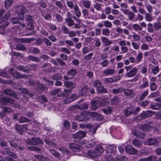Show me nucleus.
<instances>
[{
  "instance_id": "bf43d9fd",
  "label": "nucleus",
  "mask_w": 161,
  "mask_h": 161,
  "mask_svg": "<svg viewBox=\"0 0 161 161\" xmlns=\"http://www.w3.org/2000/svg\"><path fill=\"white\" fill-rule=\"evenodd\" d=\"M112 51H114L115 52H118L119 51V48L118 46H114L110 50Z\"/></svg>"
},
{
  "instance_id": "6e6552de",
  "label": "nucleus",
  "mask_w": 161,
  "mask_h": 161,
  "mask_svg": "<svg viewBox=\"0 0 161 161\" xmlns=\"http://www.w3.org/2000/svg\"><path fill=\"white\" fill-rule=\"evenodd\" d=\"M14 103V100L11 98L4 97L3 96H0V103L2 104H8Z\"/></svg>"
},
{
  "instance_id": "de8ad7c7",
  "label": "nucleus",
  "mask_w": 161,
  "mask_h": 161,
  "mask_svg": "<svg viewBox=\"0 0 161 161\" xmlns=\"http://www.w3.org/2000/svg\"><path fill=\"white\" fill-rule=\"evenodd\" d=\"M159 94V92H153L150 94V95L149 96V97L151 98L155 97L158 96Z\"/></svg>"
},
{
  "instance_id": "4c0bfd02",
  "label": "nucleus",
  "mask_w": 161,
  "mask_h": 161,
  "mask_svg": "<svg viewBox=\"0 0 161 161\" xmlns=\"http://www.w3.org/2000/svg\"><path fill=\"white\" fill-rule=\"evenodd\" d=\"M132 27L136 31H140L142 30V27L137 24H134L132 26Z\"/></svg>"
},
{
  "instance_id": "dca6fc26",
  "label": "nucleus",
  "mask_w": 161,
  "mask_h": 161,
  "mask_svg": "<svg viewBox=\"0 0 161 161\" xmlns=\"http://www.w3.org/2000/svg\"><path fill=\"white\" fill-rule=\"evenodd\" d=\"M137 72V69L136 68H134L129 72L125 74V76L128 77H132L134 76Z\"/></svg>"
},
{
  "instance_id": "4be33fe9",
  "label": "nucleus",
  "mask_w": 161,
  "mask_h": 161,
  "mask_svg": "<svg viewBox=\"0 0 161 161\" xmlns=\"http://www.w3.org/2000/svg\"><path fill=\"white\" fill-rule=\"evenodd\" d=\"M115 70L113 69H108L105 70L103 73L106 75H112L114 74Z\"/></svg>"
},
{
  "instance_id": "b1692460",
  "label": "nucleus",
  "mask_w": 161,
  "mask_h": 161,
  "mask_svg": "<svg viewBox=\"0 0 161 161\" xmlns=\"http://www.w3.org/2000/svg\"><path fill=\"white\" fill-rule=\"evenodd\" d=\"M59 150L61 151L64 155H66L69 156L70 154V153L68 150L64 147L60 148L59 149Z\"/></svg>"
},
{
  "instance_id": "79ce46f5",
  "label": "nucleus",
  "mask_w": 161,
  "mask_h": 161,
  "mask_svg": "<svg viewBox=\"0 0 161 161\" xmlns=\"http://www.w3.org/2000/svg\"><path fill=\"white\" fill-rule=\"evenodd\" d=\"M142 58V54L141 53H139L136 58V62L138 63L140 61Z\"/></svg>"
},
{
  "instance_id": "864d4df0",
  "label": "nucleus",
  "mask_w": 161,
  "mask_h": 161,
  "mask_svg": "<svg viewBox=\"0 0 161 161\" xmlns=\"http://www.w3.org/2000/svg\"><path fill=\"white\" fill-rule=\"evenodd\" d=\"M153 26L156 29L159 30L161 28V23H155L154 24Z\"/></svg>"
},
{
  "instance_id": "f257e3e1",
  "label": "nucleus",
  "mask_w": 161,
  "mask_h": 161,
  "mask_svg": "<svg viewBox=\"0 0 161 161\" xmlns=\"http://www.w3.org/2000/svg\"><path fill=\"white\" fill-rule=\"evenodd\" d=\"M26 11L27 10L25 7L22 6L19 7V10H17V14L19 15V17L12 19L11 22L14 24L20 23V22L19 20H22L24 19V14Z\"/></svg>"
},
{
  "instance_id": "9b49d317",
  "label": "nucleus",
  "mask_w": 161,
  "mask_h": 161,
  "mask_svg": "<svg viewBox=\"0 0 161 161\" xmlns=\"http://www.w3.org/2000/svg\"><path fill=\"white\" fill-rule=\"evenodd\" d=\"M125 150L126 152L131 154H135L137 153L136 149H135L131 146L129 145L125 146Z\"/></svg>"
},
{
  "instance_id": "e2e57ef3",
  "label": "nucleus",
  "mask_w": 161,
  "mask_h": 161,
  "mask_svg": "<svg viewBox=\"0 0 161 161\" xmlns=\"http://www.w3.org/2000/svg\"><path fill=\"white\" fill-rule=\"evenodd\" d=\"M77 73L76 71L74 69H71L68 72V75H75Z\"/></svg>"
},
{
  "instance_id": "f03ea898",
  "label": "nucleus",
  "mask_w": 161,
  "mask_h": 161,
  "mask_svg": "<svg viewBox=\"0 0 161 161\" xmlns=\"http://www.w3.org/2000/svg\"><path fill=\"white\" fill-rule=\"evenodd\" d=\"M103 152V149L101 146L99 145L94 149V152H91V151H88L86 157H88L90 158H94L96 156L99 155L101 153Z\"/></svg>"
},
{
  "instance_id": "aec40b11",
  "label": "nucleus",
  "mask_w": 161,
  "mask_h": 161,
  "mask_svg": "<svg viewBox=\"0 0 161 161\" xmlns=\"http://www.w3.org/2000/svg\"><path fill=\"white\" fill-rule=\"evenodd\" d=\"M87 91V86L86 85H85L80 91L79 92L80 96H82L86 94Z\"/></svg>"
},
{
  "instance_id": "0eeeda50",
  "label": "nucleus",
  "mask_w": 161,
  "mask_h": 161,
  "mask_svg": "<svg viewBox=\"0 0 161 161\" xmlns=\"http://www.w3.org/2000/svg\"><path fill=\"white\" fill-rule=\"evenodd\" d=\"M28 145H37L42 144V142L40 138L36 137H33L30 139L26 141Z\"/></svg>"
},
{
  "instance_id": "39448f33",
  "label": "nucleus",
  "mask_w": 161,
  "mask_h": 161,
  "mask_svg": "<svg viewBox=\"0 0 161 161\" xmlns=\"http://www.w3.org/2000/svg\"><path fill=\"white\" fill-rule=\"evenodd\" d=\"M86 111H84L81 113L78 114L75 116L76 119L79 121H87L90 120V118L87 117L86 114L84 113Z\"/></svg>"
},
{
  "instance_id": "c756f323",
  "label": "nucleus",
  "mask_w": 161,
  "mask_h": 161,
  "mask_svg": "<svg viewBox=\"0 0 161 161\" xmlns=\"http://www.w3.org/2000/svg\"><path fill=\"white\" fill-rule=\"evenodd\" d=\"M4 92L6 94L12 96L14 97H15L16 96L14 92L10 90L6 89L5 90Z\"/></svg>"
},
{
  "instance_id": "473e14b6",
  "label": "nucleus",
  "mask_w": 161,
  "mask_h": 161,
  "mask_svg": "<svg viewBox=\"0 0 161 161\" xmlns=\"http://www.w3.org/2000/svg\"><path fill=\"white\" fill-rule=\"evenodd\" d=\"M133 144L136 147H139L142 145V143L137 140H134L133 141Z\"/></svg>"
},
{
  "instance_id": "4d7b16f0",
  "label": "nucleus",
  "mask_w": 161,
  "mask_h": 161,
  "mask_svg": "<svg viewBox=\"0 0 161 161\" xmlns=\"http://www.w3.org/2000/svg\"><path fill=\"white\" fill-rule=\"evenodd\" d=\"M102 33L104 35L108 36L110 33V31L108 29H103L102 31Z\"/></svg>"
},
{
  "instance_id": "f8f14e48",
  "label": "nucleus",
  "mask_w": 161,
  "mask_h": 161,
  "mask_svg": "<svg viewBox=\"0 0 161 161\" xmlns=\"http://www.w3.org/2000/svg\"><path fill=\"white\" fill-rule=\"evenodd\" d=\"M77 98V97L75 94H74L72 95H68L64 99V101L66 103H69L71 102L74 101Z\"/></svg>"
},
{
  "instance_id": "6ab92c4d",
  "label": "nucleus",
  "mask_w": 161,
  "mask_h": 161,
  "mask_svg": "<svg viewBox=\"0 0 161 161\" xmlns=\"http://www.w3.org/2000/svg\"><path fill=\"white\" fill-rule=\"evenodd\" d=\"M4 151H6L7 153L9 156L13 157L14 158H17V156L14 153L12 152L8 148H4Z\"/></svg>"
},
{
  "instance_id": "20e7f679",
  "label": "nucleus",
  "mask_w": 161,
  "mask_h": 161,
  "mask_svg": "<svg viewBox=\"0 0 161 161\" xmlns=\"http://www.w3.org/2000/svg\"><path fill=\"white\" fill-rule=\"evenodd\" d=\"M10 16V14L9 12L7 13L5 15L4 17V21H3L0 20V23H3L2 25L0 26V33L3 34L4 32V28L6 27L9 24L7 21H5L7 20Z\"/></svg>"
},
{
  "instance_id": "9d476101",
  "label": "nucleus",
  "mask_w": 161,
  "mask_h": 161,
  "mask_svg": "<svg viewBox=\"0 0 161 161\" xmlns=\"http://www.w3.org/2000/svg\"><path fill=\"white\" fill-rule=\"evenodd\" d=\"M69 148L73 152L77 153L79 152L80 150V147L75 143H71L69 144ZM75 155H79L77 153L75 154Z\"/></svg>"
},
{
  "instance_id": "2eb2a0df",
  "label": "nucleus",
  "mask_w": 161,
  "mask_h": 161,
  "mask_svg": "<svg viewBox=\"0 0 161 161\" xmlns=\"http://www.w3.org/2000/svg\"><path fill=\"white\" fill-rule=\"evenodd\" d=\"M10 74L14 77L17 78H20L23 77V76L21 74L18 73L13 69H11L9 71Z\"/></svg>"
},
{
  "instance_id": "69168bd1",
  "label": "nucleus",
  "mask_w": 161,
  "mask_h": 161,
  "mask_svg": "<svg viewBox=\"0 0 161 161\" xmlns=\"http://www.w3.org/2000/svg\"><path fill=\"white\" fill-rule=\"evenodd\" d=\"M104 24L105 27H110L112 25L111 23L108 21H105L104 22Z\"/></svg>"
},
{
  "instance_id": "09e8293b",
  "label": "nucleus",
  "mask_w": 161,
  "mask_h": 161,
  "mask_svg": "<svg viewBox=\"0 0 161 161\" xmlns=\"http://www.w3.org/2000/svg\"><path fill=\"white\" fill-rule=\"evenodd\" d=\"M112 111V108L108 107L107 109H103V111L104 113L106 114H109Z\"/></svg>"
},
{
  "instance_id": "a18cd8bd",
  "label": "nucleus",
  "mask_w": 161,
  "mask_h": 161,
  "mask_svg": "<svg viewBox=\"0 0 161 161\" xmlns=\"http://www.w3.org/2000/svg\"><path fill=\"white\" fill-rule=\"evenodd\" d=\"M94 85L95 87L97 88H97H99L101 86V83L99 81L96 80L94 82Z\"/></svg>"
},
{
  "instance_id": "72a5a7b5",
  "label": "nucleus",
  "mask_w": 161,
  "mask_h": 161,
  "mask_svg": "<svg viewBox=\"0 0 161 161\" xmlns=\"http://www.w3.org/2000/svg\"><path fill=\"white\" fill-rule=\"evenodd\" d=\"M92 126L93 125L90 124H80V127L82 129H84L86 128H92Z\"/></svg>"
},
{
  "instance_id": "5fc2aeb1",
  "label": "nucleus",
  "mask_w": 161,
  "mask_h": 161,
  "mask_svg": "<svg viewBox=\"0 0 161 161\" xmlns=\"http://www.w3.org/2000/svg\"><path fill=\"white\" fill-rule=\"evenodd\" d=\"M148 31L150 32H152L153 31V25L151 23H149L147 25Z\"/></svg>"
},
{
  "instance_id": "ddd939ff",
  "label": "nucleus",
  "mask_w": 161,
  "mask_h": 161,
  "mask_svg": "<svg viewBox=\"0 0 161 161\" xmlns=\"http://www.w3.org/2000/svg\"><path fill=\"white\" fill-rule=\"evenodd\" d=\"M103 104L97 101H94L91 102V108L92 110H95Z\"/></svg>"
},
{
  "instance_id": "cd10ccee",
  "label": "nucleus",
  "mask_w": 161,
  "mask_h": 161,
  "mask_svg": "<svg viewBox=\"0 0 161 161\" xmlns=\"http://www.w3.org/2000/svg\"><path fill=\"white\" fill-rule=\"evenodd\" d=\"M155 157H150L147 158L140 159L139 161H155Z\"/></svg>"
},
{
  "instance_id": "7c9ffc66",
  "label": "nucleus",
  "mask_w": 161,
  "mask_h": 161,
  "mask_svg": "<svg viewBox=\"0 0 161 161\" xmlns=\"http://www.w3.org/2000/svg\"><path fill=\"white\" fill-rule=\"evenodd\" d=\"M81 4L86 8H89L91 6L90 2L89 1H83L81 2Z\"/></svg>"
},
{
  "instance_id": "ea45409f",
  "label": "nucleus",
  "mask_w": 161,
  "mask_h": 161,
  "mask_svg": "<svg viewBox=\"0 0 161 161\" xmlns=\"http://www.w3.org/2000/svg\"><path fill=\"white\" fill-rule=\"evenodd\" d=\"M45 141L46 142V143L49 145L50 147H55L56 146V144L54 143L48 141V140H45Z\"/></svg>"
},
{
  "instance_id": "052dcab7",
  "label": "nucleus",
  "mask_w": 161,
  "mask_h": 161,
  "mask_svg": "<svg viewBox=\"0 0 161 161\" xmlns=\"http://www.w3.org/2000/svg\"><path fill=\"white\" fill-rule=\"evenodd\" d=\"M105 82L106 83L114 82L115 81V80L112 78H107L105 79Z\"/></svg>"
},
{
  "instance_id": "f3484780",
  "label": "nucleus",
  "mask_w": 161,
  "mask_h": 161,
  "mask_svg": "<svg viewBox=\"0 0 161 161\" xmlns=\"http://www.w3.org/2000/svg\"><path fill=\"white\" fill-rule=\"evenodd\" d=\"M29 18L30 20H29V23L27 25V28L30 30H32L34 29V26L33 25L32 23L33 21L31 16H27L26 18Z\"/></svg>"
},
{
  "instance_id": "a19ab883",
  "label": "nucleus",
  "mask_w": 161,
  "mask_h": 161,
  "mask_svg": "<svg viewBox=\"0 0 161 161\" xmlns=\"http://www.w3.org/2000/svg\"><path fill=\"white\" fill-rule=\"evenodd\" d=\"M148 94V92L147 91L144 92L140 97L139 99L141 101L143 100Z\"/></svg>"
},
{
  "instance_id": "423d86ee",
  "label": "nucleus",
  "mask_w": 161,
  "mask_h": 161,
  "mask_svg": "<svg viewBox=\"0 0 161 161\" xmlns=\"http://www.w3.org/2000/svg\"><path fill=\"white\" fill-rule=\"evenodd\" d=\"M86 114L87 116H89L93 119L96 120H101L103 119V116L95 112H85L84 113Z\"/></svg>"
},
{
  "instance_id": "2f4dec72",
  "label": "nucleus",
  "mask_w": 161,
  "mask_h": 161,
  "mask_svg": "<svg viewBox=\"0 0 161 161\" xmlns=\"http://www.w3.org/2000/svg\"><path fill=\"white\" fill-rule=\"evenodd\" d=\"M142 81L143 84L141 85V87L142 88L146 87L148 86V81L146 78H143Z\"/></svg>"
},
{
  "instance_id": "338daca9",
  "label": "nucleus",
  "mask_w": 161,
  "mask_h": 161,
  "mask_svg": "<svg viewBox=\"0 0 161 161\" xmlns=\"http://www.w3.org/2000/svg\"><path fill=\"white\" fill-rule=\"evenodd\" d=\"M141 48L143 50H147L148 49L149 47L148 45L144 43L141 45Z\"/></svg>"
},
{
  "instance_id": "58836bf2",
  "label": "nucleus",
  "mask_w": 161,
  "mask_h": 161,
  "mask_svg": "<svg viewBox=\"0 0 161 161\" xmlns=\"http://www.w3.org/2000/svg\"><path fill=\"white\" fill-rule=\"evenodd\" d=\"M145 18L146 20L148 21H151L153 19V17L152 16V15L147 13L145 14Z\"/></svg>"
},
{
  "instance_id": "c85d7f7f",
  "label": "nucleus",
  "mask_w": 161,
  "mask_h": 161,
  "mask_svg": "<svg viewBox=\"0 0 161 161\" xmlns=\"http://www.w3.org/2000/svg\"><path fill=\"white\" fill-rule=\"evenodd\" d=\"M64 85L67 87L71 89L73 88L75 86V84L68 81L64 82Z\"/></svg>"
},
{
  "instance_id": "a211bd4d",
  "label": "nucleus",
  "mask_w": 161,
  "mask_h": 161,
  "mask_svg": "<svg viewBox=\"0 0 161 161\" xmlns=\"http://www.w3.org/2000/svg\"><path fill=\"white\" fill-rule=\"evenodd\" d=\"M156 140L150 138L146 140L144 142L145 144L148 145L155 144L156 143Z\"/></svg>"
},
{
  "instance_id": "e433bc0d",
  "label": "nucleus",
  "mask_w": 161,
  "mask_h": 161,
  "mask_svg": "<svg viewBox=\"0 0 161 161\" xmlns=\"http://www.w3.org/2000/svg\"><path fill=\"white\" fill-rule=\"evenodd\" d=\"M97 92L98 93H106L107 90L103 86H101L99 88H97Z\"/></svg>"
},
{
  "instance_id": "a878e982",
  "label": "nucleus",
  "mask_w": 161,
  "mask_h": 161,
  "mask_svg": "<svg viewBox=\"0 0 161 161\" xmlns=\"http://www.w3.org/2000/svg\"><path fill=\"white\" fill-rule=\"evenodd\" d=\"M134 110V108L132 107H130L127 109L125 111V115H129L132 114Z\"/></svg>"
},
{
  "instance_id": "0e129e2a",
  "label": "nucleus",
  "mask_w": 161,
  "mask_h": 161,
  "mask_svg": "<svg viewBox=\"0 0 161 161\" xmlns=\"http://www.w3.org/2000/svg\"><path fill=\"white\" fill-rule=\"evenodd\" d=\"M53 78L54 80H58L60 79L61 77L59 74H56L53 76Z\"/></svg>"
},
{
  "instance_id": "13d9d810",
  "label": "nucleus",
  "mask_w": 161,
  "mask_h": 161,
  "mask_svg": "<svg viewBox=\"0 0 161 161\" xmlns=\"http://www.w3.org/2000/svg\"><path fill=\"white\" fill-rule=\"evenodd\" d=\"M0 76L8 78V75L4 71L2 70L0 71Z\"/></svg>"
},
{
  "instance_id": "3c124183",
  "label": "nucleus",
  "mask_w": 161,
  "mask_h": 161,
  "mask_svg": "<svg viewBox=\"0 0 161 161\" xmlns=\"http://www.w3.org/2000/svg\"><path fill=\"white\" fill-rule=\"evenodd\" d=\"M82 12L85 18H88V13L87 10L84 9L82 10Z\"/></svg>"
},
{
  "instance_id": "f704fd0d",
  "label": "nucleus",
  "mask_w": 161,
  "mask_h": 161,
  "mask_svg": "<svg viewBox=\"0 0 161 161\" xmlns=\"http://www.w3.org/2000/svg\"><path fill=\"white\" fill-rule=\"evenodd\" d=\"M124 93L127 96H131L133 94V91L130 90L125 89L124 91Z\"/></svg>"
},
{
  "instance_id": "4468645a",
  "label": "nucleus",
  "mask_w": 161,
  "mask_h": 161,
  "mask_svg": "<svg viewBox=\"0 0 161 161\" xmlns=\"http://www.w3.org/2000/svg\"><path fill=\"white\" fill-rule=\"evenodd\" d=\"M86 136V133L84 131H80L73 135L74 138L80 139Z\"/></svg>"
},
{
  "instance_id": "680f3d73",
  "label": "nucleus",
  "mask_w": 161,
  "mask_h": 161,
  "mask_svg": "<svg viewBox=\"0 0 161 161\" xmlns=\"http://www.w3.org/2000/svg\"><path fill=\"white\" fill-rule=\"evenodd\" d=\"M120 161H127L128 158L125 156H121L118 158Z\"/></svg>"
},
{
  "instance_id": "c9c22d12",
  "label": "nucleus",
  "mask_w": 161,
  "mask_h": 161,
  "mask_svg": "<svg viewBox=\"0 0 161 161\" xmlns=\"http://www.w3.org/2000/svg\"><path fill=\"white\" fill-rule=\"evenodd\" d=\"M12 0H6L5 2V6L6 8H8L11 5Z\"/></svg>"
},
{
  "instance_id": "49530a36",
  "label": "nucleus",
  "mask_w": 161,
  "mask_h": 161,
  "mask_svg": "<svg viewBox=\"0 0 161 161\" xmlns=\"http://www.w3.org/2000/svg\"><path fill=\"white\" fill-rule=\"evenodd\" d=\"M29 121V120L28 119H27L25 117H21L19 118V122L21 123L27 122Z\"/></svg>"
},
{
  "instance_id": "412c9836",
  "label": "nucleus",
  "mask_w": 161,
  "mask_h": 161,
  "mask_svg": "<svg viewBox=\"0 0 161 161\" xmlns=\"http://www.w3.org/2000/svg\"><path fill=\"white\" fill-rule=\"evenodd\" d=\"M49 151L55 158L58 159L61 158V156L60 155L58 152L56 151L53 150H50Z\"/></svg>"
},
{
  "instance_id": "603ef678",
  "label": "nucleus",
  "mask_w": 161,
  "mask_h": 161,
  "mask_svg": "<svg viewBox=\"0 0 161 161\" xmlns=\"http://www.w3.org/2000/svg\"><path fill=\"white\" fill-rule=\"evenodd\" d=\"M54 16L57 20L58 21L61 22L62 20V18L61 16L58 14H55Z\"/></svg>"
},
{
  "instance_id": "c03bdc74",
  "label": "nucleus",
  "mask_w": 161,
  "mask_h": 161,
  "mask_svg": "<svg viewBox=\"0 0 161 161\" xmlns=\"http://www.w3.org/2000/svg\"><path fill=\"white\" fill-rule=\"evenodd\" d=\"M60 91V89L53 90L51 92L50 94L52 96H54L58 94Z\"/></svg>"
},
{
  "instance_id": "37998d69",
  "label": "nucleus",
  "mask_w": 161,
  "mask_h": 161,
  "mask_svg": "<svg viewBox=\"0 0 161 161\" xmlns=\"http://www.w3.org/2000/svg\"><path fill=\"white\" fill-rule=\"evenodd\" d=\"M79 108L80 109H86L88 108V104L85 103L81 104L79 106Z\"/></svg>"
},
{
  "instance_id": "bb28decb",
  "label": "nucleus",
  "mask_w": 161,
  "mask_h": 161,
  "mask_svg": "<svg viewBox=\"0 0 161 161\" xmlns=\"http://www.w3.org/2000/svg\"><path fill=\"white\" fill-rule=\"evenodd\" d=\"M35 157L36 158V161H37V160H40L42 161H48V159L46 157H43L41 156L35 155Z\"/></svg>"
},
{
  "instance_id": "5701e85b",
  "label": "nucleus",
  "mask_w": 161,
  "mask_h": 161,
  "mask_svg": "<svg viewBox=\"0 0 161 161\" xmlns=\"http://www.w3.org/2000/svg\"><path fill=\"white\" fill-rule=\"evenodd\" d=\"M101 40L106 46H108L112 43L111 41H109L108 39L105 37H102L101 38Z\"/></svg>"
},
{
  "instance_id": "6e6d98bb",
  "label": "nucleus",
  "mask_w": 161,
  "mask_h": 161,
  "mask_svg": "<svg viewBox=\"0 0 161 161\" xmlns=\"http://www.w3.org/2000/svg\"><path fill=\"white\" fill-rule=\"evenodd\" d=\"M119 100L116 97H114L111 100V103L112 104H116L119 103Z\"/></svg>"
},
{
  "instance_id": "774afa93",
  "label": "nucleus",
  "mask_w": 161,
  "mask_h": 161,
  "mask_svg": "<svg viewBox=\"0 0 161 161\" xmlns=\"http://www.w3.org/2000/svg\"><path fill=\"white\" fill-rule=\"evenodd\" d=\"M64 126L67 129H68L70 126V124L67 120L64 121Z\"/></svg>"
},
{
  "instance_id": "8fccbe9b",
  "label": "nucleus",
  "mask_w": 161,
  "mask_h": 161,
  "mask_svg": "<svg viewBox=\"0 0 161 161\" xmlns=\"http://www.w3.org/2000/svg\"><path fill=\"white\" fill-rule=\"evenodd\" d=\"M66 22L68 25L70 26H72L74 24L73 20L69 18L66 19Z\"/></svg>"
},
{
  "instance_id": "1a4fd4ad",
  "label": "nucleus",
  "mask_w": 161,
  "mask_h": 161,
  "mask_svg": "<svg viewBox=\"0 0 161 161\" xmlns=\"http://www.w3.org/2000/svg\"><path fill=\"white\" fill-rule=\"evenodd\" d=\"M17 131L20 134H21L23 132L29 129V126H27L26 125H17L15 127Z\"/></svg>"
},
{
  "instance_id": "7ed1b4c3",
  "label": "nucleus",
  "mask_w": 161,
  "mask_h": 161,
  "mask_svg": "<svg viewBox=\"0 0 161 161\" xmlns=\"http://www.w3.org/2000/svg\"><path fill=\"white\" fill-rule=\"evenodd\" d=\"M103 146L106 147V159L108 161H110L111 159H113V157L114 155L115 147L113 146H107L106 145H103Z\"/></svg>"
},
{
  "instance_id": "393cba45",
  "label": "nucleus",
  "mask_w": 161,
  "mask_h": 161,
  "mask_svg": "<svg viewBox=\"0 0 161 161\" xmlns=\"http://www.w3.org/2000/svg\"><path fill=\"white\" fill-rule=\"evenodd\" d=\"M134 135L136 136L141 138H143L145 135L137 130H135L133 132Z\"/></svg>"
}]
</instances>
